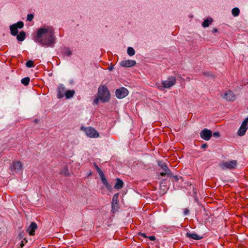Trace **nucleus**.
I'll return each mask as SVG.
<instances>
[{
	"mask_svg": "<svg viewBox=\"0 0 248 248\" xmlns=\"http://www.w3.org/2000/svg\"><path fill=\"white\" fill-rule=\"evenodd\" d=\"M54 31L51 27L40 28L37 31L36 39L42 45L52 47L55 43Z\"/></svg>",
	"mask_w": 248,
	"mask_h": 248,
	"instance_id": "f257e3e1",
	"label": "nucleus"
},
{
	"mask_svg": "<svg viewBox=\"0 0 248 248\" xmlns=\"http://www.w3.org/2000/svg\"><path fill=\"white\" fill-rule=\"evenodd\" d=\"M97 95L103 102H108L110 99L109 91L105 85L101 86L98 88Z\"/></svg>",
	"mask_w": 248,
	"mask_h": 248,
	"instance_id": "f03ea898",
	"label": "nucleus"
},
{
	"mask_svg": "<svg viewBox=\"0 0 248 248\" xmlns=\"http://www.w3.org/2000/svg\"><path fill=\"white\" fill-rule=\"evenodd\" d=\"M176 82V79L174 77H169L167 80L162 82V87L164 88H170L174 86Z\"/></svg>",
	"mask_w": 248,
	"mask_h": 248,
	"instance_id": "7ed1b4c3",
	"label": "nucleus"
},
{
	"mask_svg": "<svg viewBox=\"0 0 248 248\" xmlns=\"http://www.w3.org/2000/svg\"><path fill=\"white\" fill-rule=\"evenodd\" d=\"M248 129V117L245 119L241 124L239 129L238 131V134L240 136L245 135L247 130Z\"/></svg>",
	"mask_w": 248,
	"mask_h": 248,
	"instance_id": "20e7f679",
	"label": "nucleus"
},
{
	"mask_svg": "<svg viewBox=\"0 0 248 248\" xmlns=\"http://www.w3.org/2000/svg\"><path fill=\"white\" fill-rule=\"evenodd\" d=\"M115 93L116 96L118 98L122 99L128 95V91L126 88L122 87L117 89Z\"/></svg>",
	"mask_w": 248,
	"mask_h": 248,
	"instance_id": "39448f33",
	"label": "nucleus"
},
{
	"mask_svg": "<svg viewBox=\"0 0 248 248\" xmlns=\"http://www.w3.org/2000/svg\"><path fill=\"white\" fill-rule=\"evenodd\" d=\"M237 162L236 160H231L222 163L220 166L222 169L226 168L229 169H235Z\"/></svg>",
	"mask_w": 248,
	"mask_h": 248,
	"instance_id": "423d86ee",
	"label": "nucleus"
},
{
	"mask_svg": "<svg viewBox=\"0 0 248 248\" xmlns=\"http://www.w3.org/2000/svg\"><path fill=\"white\" fill-rule=\"evenodd\" d=\"M212 135V132L209 129L206 128L202 130L200 132V136L202 139L205 140H209Z\"/></svg>",
	"mask_w": 248,
	"mask_h": 248,
	"instance_id": "0eeeda50",
	"label": "nucleus"
},
{
	"mask_svg": "<svg viewBox=\"0 0 248 248\" xmlns=\"http://www.w3.org/2000/svg\"><path fill=\"white\" fill-rule=\"evenodd\" d=\"M86 134L90 138H97L99 134L94 128L89 127L85 129Z\"/></svg>",
	"mask_w": 248,
	"mask_h": 248,
	"instance_id": "6e6552de",
	"label": "nucleus"
},
{
	"mask_svg": "<svg viewBox=\"0 0 248 248\" xmlns=\"http://www.w3.org/2000/svg\"><path fill=\"white\" fill-rule=\"evenodd\" d=\"M66 89L62 84L59 85L57 88V97L58 98H62L65 95Z\"/></svg>",
	"mask_w": 248,
	"mask_h": 248,
	"instance_id": "1a4fd4ad",
	"label": "nucleus"
},
{
	"mask_svg": "<svg viewBox=\"0 0 248 248\" xmlns=\"http://www.w3.org/2000/svg\"><path fill=\"white\" fill-rule=\"evenodd\" d=\"M136 62L135 60H127L122 61L120 62V65L124 67H130L135 65Z\"/></svg>",
	"mask_w": 248,
	"mask_h": 248,
	"instance_id": "9d476101",
	"label": "nucleus"
},
{
	"mask_svg": "<svg viewBox=\"0 0 248 248\" xmlns=\"http://www.w3.org/2000/svg\"><path fill=\"white\" fill-rule=\"evenodd\" d=\"M22 165L19 161H14L11 166V170L12 171H17L21 170Z\"/></svg>",
	"mask_w": 248,
	"mask_h": 248,
	"instance_id": "9b49d317",
	"label": "nucleus"
},
{
	"mask_svg": "<svg viewBox=\"0 0 248 248\" xmlns=\"http://www.w3.org/2000/svg\"><path fill=\"white\" fill-rule=\"evenodd\" d=\"M222 97L228 101H233L235 99L234 94L231 90H229L226 93H225L223 96H222Z\"/></svg>",
	"mask_w": 248,
	"mask_h": 248,
	"instance_id": "f8f14e48",
	"label": "nucleus"
},
{
	"mask_svg": "<svg viewBox=\"0 0 248 248\" xmlns=\"http://www.w3.org/2000/svg\"><path fill=\"white\" fill-rule=\"evenodd\" d=\"M37 224L34 222H32L30 225L27 229V232H29L30 235H34L35 234V230L37 229Z\"/></svg>",
	"mask_w": 248,
	"mask_h": 248,
	"instance_id": "ddd939ff",
	"label": "nucleus"
},
{
	"mask_svg": "<svg viewBox=\"0 0 248 248\" xmlns=\"http://www.w3.org/2000/svg\"><path fill=\"white\" fill-rule=\"evenodd\" d=\"M186 236L189 238H191L196 240H199L202 239V237L200 236L195 233L187 232Z\"/></svg>",
	"mask_w": 248,
	"mask_h": 248,
	"instance_id": "4468645a",
	"label": "nucleus"
},
{
	"mask_svg": "<svg viewBox=\"0 0 248 248\" xmlns=\"http://www.w3.org/2000/svg\"><path fill=\"white\" fill-rule=\"evenodd\" d=\"M10 29L11 31V33L13 36H16L18 33V28L15 24H13L10 26Z\"/></svg>",
	"mask_w": 248,
	"mask_h": 248,
	"instance_id": "2eb2a0df",
	"label": "nucleus"
},
{
	"mask_svg": "<svg viewBox=\"0 0 248 248\" xmlns=\"http://www.w3.org/2000/svg\"><path fill=\"white\" fill-rule=\"evenodd\" d=\"M16 38L19 41H23L24 40L26 36V33L24 31H21L19 34L16 35Z\"/></svg>",
	"mask_w": 248,
	"mask_h": 248,
	"instance_id": "dca6fc26",
	"label": "nucleus"
},
{
	"mask_svg": "<svg viewBox=\"0 0 248 248\" xmlns=\"http://www.w3.org/2000/svg\"><path fill=\"white\" fill-rule=\"evenodd\" d=\"M123 182L120 179L118 178L117 179L116 184H115L114 187L115 189H119L123 187Z\"/></svg>",
	"mask_w": 248,
	"mask_h": 248,
	"instance_id": "f3484780",
	"label": "nucleus"
},
{
	"mask_svg": "<svg viewBox=\"0 0 248 248\" xmlns=\"http://www.w3.org/2000/svg\"><path fill=\"white\" fill-rule=\"evenodd\" d=\"M75 93V92L74 90H68L66 91L64 96L67 99H69L72 98L74 96Z\"/></svg>",
	"mask_w": 248,
	"mask_h": 248,
	"instance_id": "a211bd4d",
	"label": "nucleus"
},
{
	"mask_svg": "<svg viewBox=\"0 0 248 248\" xmlns=\"http://www.w3.org/2000/svg\"><path fill=\"white\" fill-rule=\"evenodd\" d=\"M212 21L213 19L211 18L206 19L203 22L202 25L204 28L207 27L212 22Z\"/></svg>",
	"mask_w": 248,
	"mask_h": 248,
	"instance_id": "6ab92c4d",
	"label": "nucleus"
},
{
	"mask_svg": "<svg viewBox=\"0 0 248 248\" xmlns=\"http://www.w3.org/2000/svg\"><path fill=\"white\" fill-rule=\"evenodd\" d=\"M111 208V211H112V212L115 213L116 211H118V209L119 208L118 203H112Z\"/></svg>",
	"mask_w": 248,
	"mask_h": 248,
	"instance_id": "aec40b11",
	"label": "nucleus"
},
{
	"mask_svg": "<svg viewBox=\"0 0 248 248\" xmlns=\"http://www.w3.org/2000/svg\"><path fill=\"white\" fill-rule=\"evenodd\" d=\"M102 182L103 183V184L106 186H109V184L108 182L107 179L105 178L104 174H102L101 175H100Z\"/></svg>",
	"mask_w": 248,
	"mask_h": 248,
	"instance_id": "412c9836",
	"label": "nucleus"
},
{
	"mask_svg": "<svg viewBox=\"0 0 248 248\" xmlns=\"http://www.w3.org/2000/svg\"><path fill=\"white\" fill-rule=\"evenodd\" d=\"M30 81V78L29 77H26V78H22L21 79V83L23 85H24L25 86H27L29 85Z\"/></svg>",
	"mask_w": 248,
	"mask_h": 248,
	"instance_id": "4be33fe9",
	"label": "nucleus"
},
{
	"mask_svg": "<svg viewBox=\"0 0 248 248\" xmlns=\"http://www.w3.org/2000/svg\"><path fill=\"white\" fill-rule=\"evenodd\" d=\"M232 14L234 16H237L239 15L240 10L238 8H234L232 10Z\"/></svg>",
	"mask_w": 248,
	"mask_h": 248,
	"instance_id": "5701e85b",
	"label": "nucleus"
},
{
	"mask_svg": "<svg viewBox=\"0 0 248 248\" xmlns=\"http://www.w3.org/2000/svg\"><path fill=\"white\" fill-rule=\"evenodd\" d=\"M127 52V54L130 56H133L135 53V51L134 49H133V48H132L131 47H128Z\"/></svg>",
	"mask_w": 248,
	"mask_h": 248,
	"instance_id": "b1692460",
	"label": "nucleus"
},
{
	"mask_svg": "<svg viewBox=\"0 0 248 248\" xmlns=\"http://www.w3.org/2000/svg\"><path fill=\"white\" fill-rule=\"evenodd\" d=\"M160 166L164 171H166L167 173H170V170L165 164H162Z\"/></svg>",
	"mask_w": 248,
	"mask_h": 248,
	"instance_id": "393cba45",
	"label": "nucleus"
},
{
	"mask_svg": "<svg viewBox=\"0 0 248 248\" xmlns=\"http://www.w3.org/2000/svg\"><path fill=\"white\" fill-rule=\"evenodd\" d=\"M118 193L114 195L112 198V203H118Z\"/></svg>",
	"mask_w": 248,
	"mask_h": 248,
	"instance_id": "a878e982",
	"label": "nucleus"
},
{
	"mask_svg": "<svg viewBox=\"0 0 248 248\" xmlns=\"http://www.w3.org/2000/svg\"><path fill=\"white\" fill-rule=\"evenodd\" d=\"M26 66L29 68L33 67L34 64L33 61L31 60L28 61L26 63Z\"/></svg>",
	"mask_w": 248,
	"mask_h": 248,
	"instance_id": "bb28decb",
	"label": "nucleus"
},
{
	"mask_svg": "<svg viewBox=\"0 0 248 248\" xmlns=\"http://www.w3.org/2000/svg\"><path fill=\"white\" fill-rule=\"evenodd\" d=\"M17 27V28L21 29L24 26V23L22 21H18L16 24H14Z\"/></svg>",
	"mask_w": 248,
	"mask_h": 248,
	"instance_id": "cd10ccee",
	"label": "nucleus"
},
{
	"mask_svg": "<svg viewBox=\"0 0 248 248\" xmlns=\"http://www.w3.org/2000/svg\"><path fill=\"white\" fill-rule=\"evenodd\" d=\"M94 166L95 167L99 175H101V174L104 173L102 170L99 168V167L95 163H94Z\"/></svg>",
	"mask_w": 248,
	"mask_h": 248,
	"instance_id": "c85d7f7f",
	"label": "nucleus"
},
{
	"mask_svg": "<svg viewBox=\"0 0 248 248\" xmlns=\"http://www.w3.org/2000/svg\"><path fill=\"white\" fill-rule=\"evenodd\" d=\"M33 18V15L32 14H28L27 16V20L31 21Z\"/></svg>",
	"mask_w": 248,
	"mask_h": 248,
	"instance_id": "c756f323",
	"label": "nucleus"
},
{
	"mask_svg": "<svg viewBox=\"0 0 248 248\" xmlns=\"http://www.w3.org/2000/svg\"><path fill=\"white\" fill-rule=\"evenodd\" d=\"M64 54L67 56H70L72 55V52L70 50H67L65 51Z\"/></svg>",
	"mask_w": 248,
	"mask_h": 248,
	"instance_id": "7c9ffc66",
	"label": "nucleus"
},
{
	"mask_svg": "<svg viewBox=\"0 0 248 248\" xmlns=\"http://www.w3.org/2000/svg\"><path fill=\"white\" fill-rule=\"evenodd\" d=\"M170 173H167V172H166V171H164V172H161V173H160V175H161V176L164 177V176H165V175H166L167 174H168V175L170 174Z\"/></svg>",
	"mask_w": 248,
	"mask_h": 248,
	"instance_id": "2f4dec72",
	"label": "nucleus"
},
{
	"mask_svg": "<svg viewBox=\"0 0 248 248\" xmlns=\"http://www.w3.org/2000/svg\"><path fill=\"white\" fill-rule=\"evenodd\" d=\"M139 235H140V236H141L142 237H144L145 238H147L148 237L146 235V234L145 233H144L140 232L139 233Z\"/></svg>",
	"mask_w": 248,
	"mask_h": 248,
	"instance_id": "473e14b6",
	"label": "nucleus"
},
{
	"mask_svg": "<svg viewBox=\"0 0 248 248\" xmlns=\"http://www.w3.org/2000/svg\"><path fill=\"white\" fill-rule=\"evenodd\" d=\"M151 241H154L155 240V237L154 236H151L148 237Z\"/></svg>",
	"mask_w": 248,
	"mask_h": 248,
	"instance_id": "72a5a7b5",
	"label": "nucleus"
},
{
	"mask_svg": "<svg viewBox=\"0 0 248 248\" xmlns=\"http://www.w3.org/2000/svg\"><path fill=\"white\" fill-rule=\"evenodd\" d=\"M213 136L216 137H219L220 135H219V132H217L214 133Z\"/></svg>",
	"mask_w": 248,
	"mask_h": 248,
	"instance_id": "f704fd0d",
	"label": "nucleus"
},
{
	"mask_svg": "<svg viewBox=\"0 0 248 248\" xmlns=\"http://www.w3.org/2000/svg\"><path fill=\"white\" fill-rule=\"evenodd\" d=\"M184 213L185 215H187L189 213V210L187 208L185 209Z\"/></svg>",
	"mask_w": 248,
	"mask_h": 248,
	"instance_id": "c9c22d12",
	"label": "nucleus"
},
{
	"mask_svg": "<svg viewBox=\"0 0 248 248\" xmlns=\"http://www.w3.org/2000/svg\"><path fill=\"white\" fill-rule=\"evenodd\" d=\"M62 173H64L65 175L66 176H69L70 173L68 172V171L67 170H65L64 172H62Z\"/></svg>",
	"mask_w": 248,
	"mask_h": 248,
	"instance_id": "e433bc0d",
	"label": "nucleus"
},
{
	"mask_svg": "<svg viewBox=\"0 0 248 248\" xmlns=\"http://www.w3.org/2000/svg\"><path fill=\"white\" fill-rule=\"evenodd\" d=\"M207 147V144H203L202 145V146H201V147H202V148H203V149L206 148Z\"/></svg>",
	"mask_w": 248,
	"mask_h": 248,
	"instance_id": "4c0bfd02",
	"label": "nucleus"
},
{
	"mask_svg": "<svg viewBox=\"0 0 248 248\" xmlns=\"http://www.w3.org/2000/svg\"><path fill=\"white\" fill-rule=\"evenodd\" d=\"M99 97H98L97 98H96L95 99H94V102L95 103V104H97L98 102V100H99Z\"/></svg>",
	"mask_w": 248,
	"mask_h": 248,
	"instance_id": "58836bf2",
	"label": "nucleus"
},
{
	"mask_svg": "<svg viewBox=\"0 0 248 248\" xmlns=\"http://www.w3.org/2000/svg\"><path fill=\"white\" fill-rule=\"evenodd\" d=\"M24 246V244L23 243V241H22L20 244V247L23 248Z\"/></svg>",
	"mask_w": 248,
	"mask_h": 248,
	"instance_id": "ea45409f",
	"label": "nucleus"
},
{
	"mask_svg": "<svg viewBox=\"0 0 248 248\" xmlns=\"http://www.w3.org/2000/svg\"><path fill=\"white\" fill-rule=\"evenodd\" d=\"M217 29H214L213 30V32H217Z\"/></svg>",
	"mask_w": 248,
	"mask_h": 248,
	"instance_id": "a19ab883",
	"label": "nucleus"
},
{
	"mask_svg": "<svg viewBox=\"0 0 248 248\" xmlns=\"http://www.w3.org/2000/svg\"><path fill=\"white\" fill-rule=\"evenodd\" d=\"M24 240L25 241V243L27 242V240L26 239H24Z\"/></svg>",
	"mask_w": 248,
	"mask_h": 248,
	"instance_id": "79ce46f5",
	"label": "nucleus"
},
{
	"mask_svg": "<svg viewBox=\"0 0 248 248\" xmlns=\"http://www.w3.org/2000/svg\"><path fill=\"white\" fill-rule=\"evenodd\" d=\"M19 235L20 236V238H21L22 237V235L21 234H20Z\"/></svg>",
	"mask_w": 248,
	"mask_h": 248,
	"instance_id": "37998d69",
	"label": "nucleus"
},
{
	"mask_svg": "<svg viewBox=\"0 0 248 248\" xmlns=\"http://www.w3.org/2000/svg\"><path fill=\"white\" fill-rule=\"evenodd\" d=\"M158 88L159 89V90H162L161 87H158Z\"/></svg>",
	"mask_w": 248,
	"mask_h": 248,
	"instance_id": "c03bdc74",
	"label": "nucleus"
}]
</instances>
